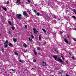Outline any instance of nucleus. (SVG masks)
I'll return each mask as SVG.
<instances>
[{"label":"nucleus","instance_id":"obj_27","mask_svg":"<svg viewBox=\"0 0 76 76\" xmlns=\"http://www.w3.org/2000/svg\"><path fill=\"white\" fill-rule=\"evenodd\" d=\"M73 12L75 13V14H76V11L75 10H73Z\"/></svg>","mask_w":76,"mask_h":76},{"label":"nucleus","instance_id":"obj_58","mask_svg":"<svg viewBox=\"0 0 76 76\" xmlns=\"http://www.w3.org/2000/svg\"><path fill=\"white\" fill-rule=\"evenodd\" d=\"M62 59L63 60H64V58H63V59Z\"/></svg>","mask_w":76,"mask_h":76},{"label":"nucleus","instance_id":"obj_47","mask_svg":"<svg viewBox=\"0 0 76 76\" xmlns=\"http://www.w3.org/2000/svg\"><path fill=\"white\" fill-rule=\"evenodd\" d=\"M9 32V34H11V32H10V31Z\"/></svg>","mask_w":76,"mask_h":76},{"label":"nucleus","instance_id":"obj_42","mask_svg":"<svg viewBox=\"0 0 76 76\" xmlns=\"http://www.w3.org/2000/svg\"><path fill=\"white\" fill-rule=\"evenodd\" d=\"M67 35L68 36V38H69V34H67Z\"/></svg>","mask_w":76,"mask_h":76},{"label":"nucleus","instance_id":"obj_62","mask_svg":"<svg viewBox=\"0 0 76 76\" xmlns=\"http://www.w3.org/2000/svg\"><path fill=\"white\" fill-rule=\"evenodd\" d=\"M66 13H67V12H66Z\"/></svg>","mask_w":76,"mask_h":76},{"label":"nucleus","instance_id":"obj_33","mask_svg":"<svg viewBox=\"0 0 76 76\" xmlns=\"http://www.w3.org/2000/svg\"><path fill=\"white\" fill-rule=\"evenodd\" d=\"M47 44V42H44V44Z\"/></svg>","mask_w":76,"mask_h":76},{"label":"nucleus","instance_id":"obj_53","mask_svg":"<svg viewBox=\"0 0 76 76\" xmlns=\"http://www.w3.org/2000/svg\"><path fill=\"white\" fill-rule=\"evenodd\" d=\"M66 63H68L67 61H66Z\"/></svg>","mask_w":76,"mask_h":76},{"label":"nucleus","instance_id":"obj_9","mask_svg":"<svg viewBox=\"0 0 76 76\" xmlns=\"http://www.w3.org/2000/svg\"><path fill=\"white\" fill-rule=\"evenodd\" d=\"M13 41H14V42H16V41H17V39H16L15 38H14L13 39Z\"/></svg>","mask_w":76,"mask_h":76},{"label":"nucleus","instance_id":"obj_49","mask_svg":"<svg viewBox=\"0 0 76 76\" xmlns=\"http://www.w3.org/2000/svg\"><path fill=\"white\" fill-rule=\"evenodd\" d=\"M25 28H27V26H25Z\"/></svg>","mask_w":76,"mask_h":76},{"label":"nucleus","instance_id":"obj_31","mask_svg":"<svg viewBox=\"0 0 76 76\" xmlns=\"http://www.w3.org/2000/svg\"><path fill=\"white\" fill-rule=\"evenodd\" d=\"M34 12H35V13H36V12H37V11L35 10H34Z\"/></svg>","mask_w":76,"mask_h":76},{"label":"nucleus","instance_id":"obj_44","mask_svg":"<svg viewBox=\"0 0 76 76\" xmlns=\"http://www.w3.org/2000/svg\"><path fill=\"white\" fill-rule=\"evenodd\" d=\"M34 6H37V4H34Z\"/></svg>","mask_w":76,"mask_h":76},{"label":"nucleus","instance_id":"obj_2","mask_svg":"<svg viewBox=\"0 0 76 76\" xmlns=\"http://www.w3.org/2000/svg\"><path fill=\"white\" fill-rule=\"evenodd\" d=\"M16 16L18 18V19H19L20 20L21 19V16H22V15L20 14H16Z\"/></svg>","mask_w":76,"mask_h":76},{"label":"nucleus","instance_id":"obj_51","mask_svg":"<svg viewBox=\"0 0 76 76\" xmlns=\"http://www.w3.org/2000/svg\"><path fill=\"white\" fill-rule=\"evenodd\" d=\"M61 57H62V59H63V58H63V57L62 56H61Z\"/></svg>","mask_w":76,"mask_h":76},{"label":"nucleus","instance_id":"obj_7","mask_svg":"<svg viewBox=\"0 0 76 76\" xmlns=\"http://www.w3.org/2000/svg\"><path fill=\"white\" fill-rule=\"evenodd\" d=\"M42 66H46V63L45 62H43L42 64Z\"/></svg>","mask_w":76,"mask_h":76},{"label":"nucleus","instance_id":"obj_41","mask_svg":"<svg viewBox=\"0 0 76 76\" xmlns=\"http://www.w3.org/2000/svg\"><path fill=\"white\" fill-rule=\"evenodd\" d=\"M58 60H59L60 59V58H57Z\"/></svg>","mask_w":76,"mask_h":76},{"label":"nucleus","instance_id":"obj_45","mask_svg":"<svg viewBox=\"0 0 76 76\" xmlns=\"http://www.w3.org/2000/svg\"><path fill=\"white\" fill-rule=\"evenodd\" d=\"M74 41H76V39H74Z\"/></svg>","mask_w":76,"mask_h":76},{"label":"nucleus","instance_id":"obj_57","mask_svg":"<svg viewBox=\"0 0 76 76\" xmlns=\"http://www.w3.org/2000/svg\"><path fill=\"white\" fill-rule=\"evenodd\" d=\"M32 69H33V70L34 69H35L34 68H32Z\"/></svg>","mask_w":76,"mask_h":76},{"label":"nucleus","instance_id":"obj_5","mask_svg":"<svg viewBox=\"0 0 76 76\" xmlns=\"http://www.w3.org/2000/svg\"><path fill=\"white\" fill-rule=\"evenodd\" d=\"M63 71H60L58 73L60 76H62V74H63Z\"/></svg>","mask_w":76,"mask_h":76},{"label":"nucleus","instance_id":"obj_15","mask_svg":"<svg viewBox=\"0 0 76 76\" xmlns=\"http://www.w3.org/2000/svg\"><path fill=\"white\" fill-rule=\"evenodd\" d=\"M12 45H12L11 43H10L9 45V46H10V47H11V46H12Z\"/></svg>","mask_w":76,"mask_h":76},{"label":"nucleus","instance_id":"obj_11","mask_svg":"<svg viewBox=\"0 0 76 76\" xmlns=\"http://www.w3.org/2000/svg\"><path fill=\"white\" fill-rule=\"evenodd\" d=\"M2 51L3 53H4V49L3 48H1Z\"/></svg>","mask_w":76,"mask_h":76},{"label":"nucleus","instance_id":"obj_22","mask_svg":"<svg viewBox=\"0 0 76 76\" xmlns=\"http://www.w3.org/2000/svg\"><path fill=\"white\" fill-rule=\"evenodd\" d=\"M42 30H43V31L45 32V33L46 31H45V29L44 28H42Z\"/></svg>","mask_w":76,"mask_h":76},{"label":"nucleus","instance_id":"obj_14","mask_svg":"<svg viewBox=\"0 0 76 76\" xmlns=\"http://www.w3.org/2000/svg\"><path fill=\"white\" fill-rule=\"evenodd\" d=\"M72 18H73V19H76V17L74 15H73L72 16Z\"/></svg>","mask_w":76,"mask_h":76},{"label":"nucleus","instance_id":"obj_38","mask_svg":"<svg viewBox=\"0 0 76 76\" xmlns=\"http://www.w3.org/2000/svg\"><path fill=\"white\" fill-rule=\"evenodd\" d=\"M9 1H7V4H9Z\"/></svg>","mask_w":76,"mask_h":76},{"label":"nucleus","instance_id":"obj_18","mask_svg":"<svg viewBox=\"0 0 76 76\" xmlns=\"http://www.w3.org/2000/svg\"><path fill=\"white\" fill-rule=\"evenodd\" d=\"M34 52L35 54L37 55V52L35 51V50H34Z\"/></svg>","mask_w":76,"mask_h":76},{"label":"nucleus","instance_id":"obj_60","mask_svg":"<svg viewBox=\"0 0 76 76\" xmlns=\"http://www.w3.org/2000/svg\"><path fill=\"white\" fill-rule=\"evenodd\" d=\"M75 31H76V28H75Z\"/></svg>","mask_w":76,"mask_h":76},{"label":"nucleus","instance_id":"obj_48","mask_svg":"<svg viewBox=\"0 0 76 76\" xmlns=\"http://www.w3.org/2000/svg\"><path fill=\"white\" fill-rule=\"evenodd\" d=\"M69 54L70 56H72V54H71V53H69Z\"/></svg>","mask_w":76,"mask_h":76},{"label":"nucleus","instance_id":"obj_55","mask_svg":"<svg viewBox=\"0 0 76 76\" xmlns=\"http://www.w3.org/2000/svg\"><path fill=\"white\" fill-rule=\"evenodd\" d=\"M1 34H0V37H1Z\"/></svg>","mask_w":76,"mask_h":76},{"label":"nucleus","instance_id":"obj_59","mask_svg":"<svg viewBox=\"0 0 76 76\" xmlns=\"http://www.w3.org/2000/svg\"><path fill=\"white\" fill-rule=\"evenodd\" d=\"M29 13H31V12H29Z\"/></svg>","mask_w":76,"mask_h":76},{"label":"nucleus","instance_id":"obj_54","mask_svg":"<svg viewBox=\"0 0 76 76\" xmlns=\"http://www.w3.org/2000/svg\"><path fill=\"white\" fill-rule=\"evenodd\" d=\"M25 53H26V51H24Z\"/></svg>","mask_w":76,"mask_h":76},{"label":"nucleus","instance_id":"obj_10","mask_svg":"<svg viewBox=\"0 0 76 76\" xmlns=\"http://www.w3.org/2000/svg\"><path fill=\"white\" fill-rule=\"evenodd\" d=\"M2 9H3V10H5V11H6V10H7V9L6 8L4 7H2Z\"/></svg>","mask_w":76,"mask_h":76},{"label":"nucleus","instance_id":"obj_8","mask_svg":"<svg viewBox=\"0 0 76 76\" xmlns=\"http://www.w3.org/2000/svg\"><path fill=\"white\" fill-rule=\"evenodd\" d=\"M64 40L65 41V42L66 43V44H68L69 43V42H68V41L66 39H64Z\"/></svg>","mask_w":76,"mask_h":76},{"label":"nucleus","instance_id":"obj_56","mask_svg":"<svg viewBox=\"0 0 76 76\" xmlns=\"http://www.w3.org/2000/svg\"><path fill=\"white\" fill-rule=\"evenodd\" d=\"M57 53H59L58 52V51H57Z\"/></svg>","mask_w":76,"mask_h":76},{"label":"nucleus","instance_id":"obj_4","mask_svg":"<svg viewBox=\"0 0 76 76\" xmlns=\"http://www.w3.org/2000/svg\"><path fill=\"white\" fill-rule=\"evenodd\" d=\"M33 30L34 31V33L36 34H37V32H38V31L36 30V28H34Z\"/></svg>","mask_w":76,"mask_h":76},{"label":"nucleus","instance_id":"obj_39","mask_svg":"<svg viewBox=\"0 0 76 76\" xmlns=\"http://www.w3.org/2000/svg\"><path fill=\"white\" fill-rule=\"evenodd\" d=\"M60 34H63V31H61L60 32Z\"/></svg>","mask_w":76,"mask_h":76},{"label":"nucleus","instance_id":"obj_26","mask_svg":"<svg viewBox=\"0 0 76 76\" xmlns=\"http://www.w3.org/2000/svg\"><path fill=\"white\" fill-rule=\"evenodd\" d=\"M31 37H32V38H34V36L33 35H31Z\"/></svg>","mask_w":76,"mask_h":76},{"label":"nucleus","instance_id":"obj_32","mask_svg":"<svg viewBox=\"0 0 76 76\" xmlns=\"http://www.w3.org/2000/svg\"><path fill=\"white\" fill-rule=\"evenodd\" d=\"M28 3H30V2H31V1L30 0H28Z\"/></svg>","mask_w":76,"mask_h":76},{"label":"nucleus","instance_id":"obj_63","mask_svg":"<svg viewBox=\"0 0 76 76\" xmlns=\"http://www.w3.org/2000/svg\"><path fill=\"white\" fill-rule=\"evenodd\" d=\"M48 18H49V17H48Z\"/></svg>","mask_w":76,"mask_h":76},{"label":"nucleus","instance_id":"obj_43","mask_svg":"<svg viewBox=\"0 0 76 76\" xmlns=\"http://www.w3.org/2000/svg\"><path fill=\"white\" fill-rule=\"evenodd\" d=\"M28 39L29 41H30L31 40V38L30 37L28 38Z\"/></svg>","mask_w":76,"mask_h":76},{"label":"nucleus","instance_id":"obj_19","mask_svg":"<svg viewBox=\"0 0 76 76\" xmlns=\"http://www.w3.org/2000/svg\"><path fill=\"white\" fill-rule=\"evenodd\" d=\"M37 49L38 50H41V48L40 47H38Z\"/></svg>","mask_w":76,"mask_h":76},{"label":"nucleus","instance_id":"obj_52","mask_svg":"<svg viewBox=\"0 0 76 76\" xmlns=\"http://www.w3.org/2000/svg\"><path fill=\"white\" fill-rule=\"evenodd\" d=\"M61 57H62V59H63V58H63V57L62 56H61Z\"/></svg>","mask_w":76,"mask_h":76},{"label":"nucleus","instance_id":"obj_21","mask_svg":"<svg viewBox=\"0 0 76 76\" xmlns=\"http://www.w3.org/2000/svg\"><path fill=\"white\" fill-rule=\"evenodd\" d=\"M15 55H18V52H15Z\"/></svg>","mask_w":76,"mask_h":76},{"label":"nucleus","instance_id":"obj_1","mask_svg":"<svg viewBox=\"0 0 76 76\" xmlns=\"http://www.w3.org/2000/svg\"><path fill=\"white\" fill-rule=\"evenodd\" d=\"M53 57L54 58V59H55V60L57 61H60V62H61V63H63V61H62V60L61 59L60 60H57V56H53Z\"/></svg>","mask_w":76,"mask_h":76},{"label":"nucleus","instance_id":"obj_34","mask_svg":"<svg viewBox=\"0 0 76 76\" xmlns=\"http://www.w3.org/2000/svg\"><path fill=\"white\" fill-rule=\"evenodd\" d=\"M53 50H54V51H56V49H54Z\"/></svg>","mask_w":76,"mask_h":76},{"label":"nucleus","instance_id":"obj_16","mask_svg":"<svg viewBox=\"0 0 76 76\" xmlns=\"http://www.w3.org/2000/svg\"><path fill=\"white\" fill-rule=\"evenodd\" d=\"M23 46H24V47H25V48L27 47V45H26V44L24 45Z\"/></svg>","mask_w":76,"mask_h":76},{"label":"nucleus","instance_id":"obj_6","mask_svg":"<svg viewBox=\"0 0 76 76\" xmlns=\"http://www.w3.org/2000/svg\"><path fill=\"white\" fill-rule=\"evenodd\" d=\"M8 44V43H7L5 42L4 43V44L5 45V48H7V46H8V45H7Z\"/></svg>","mask_w":76,"mask_h":76},{"label":"nucleus","instance_id":"obj_20","mask_svg":"<svg viewBox=\"0 0 76 76\" xmlns=\"http://www.w3.org/2000/svg\"><path fill=\"white\" fill-rule=\"evenodd\" d=\"M41 35H40L39 37V40H41Z\"/></svg>","mask_w":76,"mask_h":76},{"label":"nucleus","instance_id":"obj_37","mask_svg":"<svg viewBox=\"0 0 76 76\" xmlns=\"http://www.w3.org/2000/svg\"><path fill=\"white\" fill-rule=\"evenodd\" d=\"M11 70H12V71H14V72H15V71H16L15 70H13V69H11Z\"/></svg>","mask_w":76,"mask_h":76},{"label":"nucleus","instance_id":"obj_24","mask_svg":"<svg viewBox=\"0 0 76 76\" xmlns=\"http://www.w3.org/2000/svg\"><path fill=\"white\" fill-rule=\"evenodd\" d=\"M19 61H20V63H23V61H22V60H19Z\"/></svg>","mask_w":76,"mask_h":76},{"label":"nucleus","instance_id":"obj_50","mask_svg":"<svg viewBox=\"0 0 76 76\" xmlns=\"http://www.w3.org/2000/svg\"><path fill=\"white\" fill-rule=\"evenodd\" d=\"M61 57H62V59H63V58H63V57L62 56H61Z\"/></svg>","mask_w":76,"mask_h":76},{"label":"nucleus","instance_id":"obj_25","mask_svg":"<svg viewBox=\"0 0 76 76\" xmlns=\"http://www.w3.org/2000/svg\"><path fill=\"white\" fill-rule=\"evenodd\" d=\"M6 43H8L9 42L8 40H6L5 42Z\"/></svg>","mask_w":76,"mask_h":76},{"label":"nucleus","instance_id":"obj_3","mask_svg":"<svg viewBox=\"0 0 76 76\" xmlns=\"http://www.w3.org/2000/svg\"><path fill=\"white\" fill-rule=\"evenodd\" d=\"M23 14L25 16H27V17H26V18H28V17H29V15H28L27 14V13H26V11H24L23 12Z\"/></svg>","mask_w":76,"mask_h":76},{"label":"nucleus","instance_id":"obj_61","mask_svg":"<svg viewBox=\"0 0 76 76\" xmlns=\"http://www.w3.org/2000/svg\"><path fill=\"white\" fill-rule=\"evenodd\" d=\"M42 16L44 17V16Z\"/></svg>","mask_w":76,"mask_h":76},{"label":"nucleus","instance_id":"obj_29","mask_svg":"<svg viewBox=\"0 0 76 76\" xmlns=\"http://www.w3.org/2000/svg\"><path fill=\"white\" fill-rule=\"evenodd\" d=\"M37 16H39V13H37Z\"/></svg>","mask_w":76,"mask_h":76},{"label":"nucleus","instance_id":"obj_12","mask_svg":"<svg viewBox=\"0 0 76 76\" xmlns=\"http://www.w3.org/2000/svg\"><path fill=\"white\" fill-rule=\"evenodd\" d=\"M52 15L53 16V18H56L57 17H56V15H54V14H53Z\"/></svg>","mask_w":76,"mask_h":76},{"label":"nucleus","instance_id":"obj_23","mask_svg":"<svg viewBox=\"0 0 76 76\" xmlns=\"http://www.w3.org/2000/svg\"><path fill=\"white\" fill-rule=\"evenodd\" d=\"M17 1L16 3H18L20 1V0H17Z\"/></svg>","mask_w":76,"mask_h":76},{"label":"nucleus","instance_id":"obj_13","mask_svg":"<svg viewBox=\"0 0 76 76\" xmlns=\"http://www.w3.org/2000/svg\"><path fill=\"white\" fill-rule=\"evenodd\" d=\"M8 23L9 24V25H12V22H10V21H8Z\"/></svg>","mask_w":76,"mask_h":76},{"label":"nucleus","instance_id":"obj_28","mask_svg":"<svg viewBox=\"0 0 76 76\" xmlns=\"http://www.w3.org/2000/svg\"><path fill=\"white\" fill-rule=\"evenodd\" d=\"M42 13H43V14L45 15H46V13L44 12H42Z\"/></svg>","mask_w":76,"mask_h":76},{"label":"nucleus","instance_id":"obj_35","mask_svg":"<svg viewBox=\"0 0 76 76\" xmlns=\"http://www.w3.org/2000/svg\"><path fill=\"white\" fill-rule=\"evenodd\" d=\"M34 62H36V60L34 59V61H33Z\"/></svg>","mask_w":76,"mask_h":76},{"label":"nucleus","instance_id":"obj_46","mask_svg":"<svg viewBox=\"0 0 76 76\" xmlns=\"http://www.w3.org/2000/svg\"><path fill=\"white\" fill-rule=\"evenodd\" d=\"M66 76H69V75H68L67 74H66Z\"/></svg>","mask_w":76,"mask_h":76},{"label":"nucleus","instance_id":"obj_40","mask_svg":"<svg viewBox=\"0 0 76 76\" xmlns=\"http://www.w3.org/2000/svg\"><path fill=\"white\" fill-rule=\"evenodd\" d=\"M30 41L31 42H32V39H30Z\"/></svg>","mask_w":76,"mask_h":76},{"label":"nucleus","instance_id":"obj_36","mask_svg":"<svg viewBox=\"0 0 76 76\" xmlns=\"http://www.w3.org/2000/svg\"><path fill=\"white\" fill-rule=\"evenodd\" d=\"M72 59H74V56H72Z\"/></svg>","mask_w":76,"mask_h":76},{"label":"nucleus","instance_id":"obj_30","mask_svg":"<svg viewBox=\"0 0 76 76\" xmlns=\"http://www.w3.org/2000/svg\"><path fill=\"white\" fill-rule=\"evenodd\" d=\"M58 4L59 5H61V2H59Z\"/></svg>","mask_w":76,"mask_h":76},{"label":"nucleus","instance_id":"obj_17","mask_svg":"<svg viewBox=\"0 0 76 76\" xmlns=\"http://www.w3.org/2000/svg\"><path fill=\"white\" fill-rule=\"evenodd\" d=\"M11 28L13 30H15V27L14 26L12 27Z\"/></svg>","mask_w":76,"mask_h":76}]
</instances>
